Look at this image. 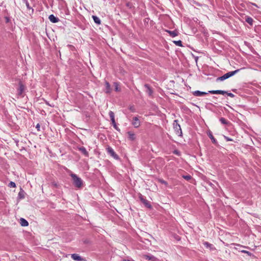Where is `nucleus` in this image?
<instances>
[{"mask_svg": "<svg viewBox=\"0 0 261 261\" xmlns=\"http://www.w3.org/2000/svg\"><path fill=\"white\" fill-rule=\"evenodd\" d=\"M111 120L115 119V115L112 111H110L109 113Z\"/></svg>", "mask_w": 261, "mask_h": 261, "instance_id": "393cba45", "label": "nucleus"}, {"mask_svg": "<svg viewBox=\"0 0 261 261\" xmlns=\"http://www.w3.org/2000/svg\"><path fill=\"white\" fill-rule=\"evenodd\" d=\"M252 5L254 6L255 7H257V8H258V6H257V5H256V4L252 3Z\"/></svg>", "mask_w": 261, "mask_h": 261, "instance_id": "ea45409f", "label": "nucleus"}, {"mask_svg": "<svg viewBox=\"0 0 261 261\" xmlns=\"http://www.w3.org/2000/svg\"><path fill=\"white\" fill-rule=\"evenodd\" d=\"M144 87L146 88V92L149 96H151L153 93V90L151 87L148 84H145Z\"/></svg>", "mask_w": 261, "mask_h": 261, "instance_id": "9b49d317", "label": "nucleus"}, {"mask_svg": "<svg viewBox=\"0 0 261 261\" xmlns=\"http://www.w3.org/2000/svg\"><path fill=\"white\" fill-rule=\"evenodd\" d=\"M207 135L209 137V138L211 139L212 143L213 144H214L215 145H218V142L216 140V139L214 137L212 132H209L208 133H207Z\"/></svg>", "mask_w": 261, "mask_h": 261, "instance_id": "f8f14e48", "label": "nucleus"}, {"mask_svg": "<svg viewBox=\"0 0 261 261\" xmlns=\"http://www.w3.org/2000/svg\"><path fill=\"white\" fill-rule=\"evenodd\" d=\"M92 17L95 23L97 24H100L101 23V21L97 16L93 15Z\"/></svg>", "mask_w": 261, "mask_h": 261, "instance_id": "a211bd4d", "label": "nucleus"}, {"mask_svg": "<svg viewBox=\"0 0 261 261\" xmlns=\"http://www.w3.org/2000/svg\"><path fill=\"white\" fill-rule=\"evenodd\" d=\"M173 43L177 46H182V42L180 40L174 41Z\"/></svg>", "mask_w": 261, "mask_h": 261, "instance_id": "b1692460", "label": "nucleus"}, {"mask_svg": "<svg viewBox=\"0 0 261 261\" xmlns=\"http://www.w3.org/2000/svg\"><path fill=\"white\" fill-rule=\"evenodd\" d=\"M139 198L140 201L142 202V203H143L145 207L149 209L152 208V205L150 203L149 201L146 199L145 197L144 196L140 194Z\"/></svg>", "mask_w": 261, "mask_h": 261, "instance_id": "39448f33", "label": "nucleus"}, {"mask_svg": "<svg viewBox=\"0 0 261 261\" xmlns=\"http://www.w3.org/2000/svg\"><path fill=\"white\" fill-rule=\"evenodd\" d=\"M197 60H198V57H196V58H195V61H196V62H197Z\"/></svg>", "mask_w": 261, "mask_h": 261, "instance_id": "37998d69", "label": "nucleus"}, {"mask_svg": "<svg viewBox=\"0 0 261 261\" xmlns=\"http://www.w3.org/2000/svg\"><path fill=\"white\" fill-rule=\"evenodd\" d=\"M145 258L148 260H153L155 259L154 256L153 255H145Z\"/></svg>", "mask_w": 261, "mask_h": 261, "instance_id": "412c9836", "label": "nucleus"}, {"mask_svg": "<svg viewBox=\"0 0 261 261\" xmlns=\"http://www.w3.org/2000/svg\"><path fill=\"white\" fill-rule=\"evenodd\" d=\"M128 134L129 136V138L131 139L132 140H134L135 137H134V134H132L131 132H128Z\"/></svg>", "mask_w": 261, "mask_h": 261, "instance_id": "c756f323", "label": "nucleus"}, {"mask_svg": "<svg viewBox=\"0 0 261 261\" xmlns=\"http://www.w3.org/2000/svg\"><path fill=\"white\" fill-rule=\"evenodd\" d=\"M105 86H106V93H110L111 92V86L109 83L107 81H105Z\"/></svg>", "mask_w": 261, "mask_h": 261, "instance_id": "2eb2a0df", "label": "nucleus"}, {"mask_svg": "<svg viewBox=\"0 0 261 261\" xmlns=\"http://www.w3.org/2000/svg\"><path fill=\"white\" fill-rule=\"evenodd\" d=\"M48 18L49 20L53 23H57L59 21V19L53 14L50 15Z\"/></svg>", "mask_w": 261, "mask_h": 261, "instance_id": "ddd939ff", "label": "nucleus"}, {"mask_svg": "<svg viewBox=\"0 0 261 261\" xmlns=\"http://www.w3.org/2000/svg\"><path fill=\"white\" fill-rule=\"evenodd\" d=\"M111 121H112V123L113 126L114 125H115V124H116L115 119L112 120Z\"/></svg>", "mask_w": 261, "mask_h": 261, "instance_id": "4c0bfd02", "label": "nucleus"}, {"mask_svg": "<svg viewBox=\"0 0 261 261\" xmlns=\"http://www.w3.org/2000/svg\"><path fill=\"white\" fill-rule=\"evenodd\" d=\"M15 142L16 143V145H18V141H15Z\"/></svg>", "mask_w": 261, "mask_h": 261, "instance_id": "a19ab883", "label": "nucleus"}, {"mask_svg": "<svg viewBox=\"0 0 261 261\" xmlns=\"http://www.w3.org/2000/svg\"><path fill=\"white\" fill-rule=\"evenodd\" d=\"M166 32L170 35L171 37H174L178 35V32L176 30L169 31L166 30Z\"/></svg>", "mask_w": 261, "mask_h": 261, "instance_id": "4468645a", "label": "nucleus"}, {"mask_svg": "<svg viewBox=\"0 0 261 261\" xmlns=\"http://www.w3.org/2000/svg\"><path fill=\"white\" fill-rule=\"evenodd\" d=\"M52 185H53L54 186L56 187H57V183H56V182H52Z\"/></svg>", "mask_w": 261, "mask_h": 261, "instance_id": "58836bf2", "label": "nucleus"}, {"mask_svg": "<svg viewBox=\"0 0 261 261\" xmlns=\"http://www.w3.org/2000/svg\"><path fill=\"white\" fill-rule=\"evenodd\" d=\"M210 93L209 92L206 93L205 92H202L198 90L193 92V94L195 96H202Z\"/></svg>", "mask_w": 261, "mask_h": 261, "instance_id": "1a4fd4ad", "label": "nucleus"}, {"mask_svg": "<svg viewBox=\"0 0 261 261\" xmlns=\"http://www.w3.org/2000/svg\"><path fill=\"white\" fill-rule=\"evenodd\" d=\"M132 124L136 128H137L140 126V121L139 120V119L138 118V117H135L133 118Z\"/></svg>", "mask_w": 261, "mask_h": 261, "instance_id": "9d476101", "label": "nucleus"}, {"mask_svg": "<svg viewBox=\"0 0 261 261\" xmlns=\"http://www.w3.org/2000/svg\"><path fill=\"white\" fill-rule=\"evenodd\" d=\"M70 176L72 179V184L74 187L81 188L83 186V181L74 173H71Z\"/></svg>", "mask_w": 261, "mask_h": 261, "instance_id": "f257e3e1", "label": "nucleus"}, {"mask_svg": "<svg viewBox=\"0 0 261 261\" xmlns=\"http://www.w3.org/2000/svg\"><path fill=\"white\" fill-rule=\"evenodd\" d=\"M25 3V5H26V6H27V8L28 9H32V13H33V11H34V10L30 7L28 1L25 2V3Z\"/></svg>", "mask_w": 261, "mask_h": 261, "instance_id": "c85d7f7f", "label": "nucleus"}, {"mask_svg": "<svg viewBox=\"0 0 261 261\" xmlns=\"http://www.w3.org/2000/svg\"><path fill=\"white\" fill-rule=\"evenodd\" d=\"M79 150L81 151L82 153H83L85 156H88L89 154L88 151L86 150V148L84 147H82L79 148Z\"/></svg>", "mask_w": 261, "mask_h": 261, "instance_id": "6ab92c4d", "label": "nucleus"}, {"mask_svg": "<svg viewBox=\"0 0 261 261\" xmlns=\"http://www.w3.org/2000/svg\"><path fill=\"white\" fill-rule=\"evenodd\" d=\"M18 85L19 87L17 89L18 95L19 96H22L25 89V86L21 82H19Z\"/></svg>", "mask_w": 261, "mask_h": 261, "instance_id": "0eeeda50", "label": "nucleus"}, {"mask_svg": "<svg viewBox=\"0 0 261 261\" xmlns=\"http://www.w3.org/2000/svg\"><path fill=\"white\" fill-rule=\"evenodd\" d=\"M8 186L10 188H15L16 187V184L14 182L10 181L8 185Z\"/></svg>", "mask_w": 261, "mask_h": 261, "instance_id": "cd10ccee", "label": "nucleus"}, {"mask_svg": "<svg viewBox=\"0 0 261 261\" xmlns=\"http://www.w3.org/2000/svg\"><path fill=\"white\" fill-rule=\"evenodd\" d=\"M159 181L161 183V184H164L165 185H167V182L165 181L164 180L162 179H159Z\"/></svg>", "mask_w": 261, "mask_h": 261, "instance_id": "473e14b6", "label": "nucleus"}, {"mask_svg": "<svg viewBox=\"0 0 261 261\" xmlns=\"http://www.w3.org/2000/svg\"><path fill=\"white\" fill-rule=\"evenodd\" d=\"M71 258L76 261H86V259L81 256H80L78 254L74 253L71 254Z\"/></svg>", "mask_w": 261, "mask_h": 261, "instance_id": "6e6552de", "label": "nucleus"}, {"mask_svg": "<svg viewBox=\"0 0 261 261\" xmlns=\"http://www.w3.org/2000/svg\"><path fill=\"white\" fill-rule=\"evenodd\" d=\"M209 93L213 94H222L224 95V94H227V95L230 97H234V95L231 93H228L227 92L225 91H223L221 90H211L208 91Z\"/></svg>", "mask_w": 261, "mask_h": 261, "instance_id": "7ed1b4c3", "label": "nucleus"}, {"mask_svg": "<svg viewBox=\"0 0 261 261\" xmlns=\"http://www.w3.org/2000/svg\"><path fill=\"white\" fill-rule=\"evenodd\" d=\"M5 19L6 23H9L10 21V19L7 16L5 17Z\"/></svg>", "mask_w": 261, "mask_h": 261, "instance_id": "f704fd0d", "label": "nucleus"}, {"mask_svg": "<svg viewBox=\"0 0 261 261\" xmlns=\"http://www.w3.org/2000/svg\"><path fill=\"white\" fill-rule=\"evenodd\" d=\"M113 127L115 128V129H116L118 131H120V129L118 127L116 124H115V125H113Z\"/></svg>", "mask_w": 261, "mask_h": 261, "instance_id": "c9c22d12", "label": "nucleus"}, {"mask_svg": "<svg viewBox=\"0 0 261 261\" xmlns=\"http://www.w3.org/2000/svg\"><path fill=\"white\" fill-rule=\"evenodd\" d=\"M224 139L226 140V141H232L233 140L227 136H224Z\"/></svg>", "mask_w": 261, "mask_h": 261, "instance_id": "2f4dec72", "label": "nucleus"}, {"mask_svg": "<svg viewBox=\"0 0 261 261\" xmlns=\"http://www.w3.org/2000/svg\"><path fill=\"white\" fill-rule=\"evenodd\" d=\"M28 1L27 0H22V2L24 3H25V2H27Z\"/></svg>", "mask_w": 261, "mask_h": 261, "instance_id": "79ce46f5", "label": "nucleus"}, {"mask_svg": "<svg viewBox=\"0 0 261 261\" xmlns=\"http://www.w3.org/2000/svg\"><path fill=\"white\" fill-rule=\"evenodd\" d=\"M126 6L127 8H129V9H132V8H134V6H133V4H132V3H130V2H127V3H126Z\"/></svg>", "mask_w": 261, "mask_h": 261, "instance_id": "bb28decb", "label": "nucleus"}, {"mask_svg": "<svg viewBox=\"0 0 261 261\" xmlns=\"http://www.w3.org/2000/svg\"><path fill=\"white\" fill-rule=\"evenodd\" d=\"M220 121L223 124H227L228 123V121L223 117L220 119Z\"/></svg>", "mask_w": 261, "mask_h": 261, "instance_id": "4be33fe9", "label": "nucleus"}, {"mask_svg": "<svg viewBox=\"0 0 261 261\" xmlns=\"http://www.w3.org/2000/svg\"><path fill=\"white\" fill-rule=\"evenodd\" d=\"M40 125L39 123H38L37 125H36V128L37 129V130L38 131L40 130Z\"/></svg>", "mask_w": 261, "mask_h": 261, "instance_id": "e433bc0d", "label": "nucleus"}, {"mask_svg": "<svg viewBox=\"0 0 261 261\" xmlns=\"http://www.w3.org/2000/svg\"><path fill=\"white\" fill-rule=\"evenodd\" d=\"M245 21L248 23H249L250 25H253V19L251 17H249V16H246V17H245Z\"/></svg>", "mask_w": 261, "mask_h": 261, "instance_id": "f3484780", "label": "nucleus"}, {"mask_svg": "<svg viewBox=\"0 0 261 261\" xmlns=\"http://www.w3.org/2000/svg\"><path fill=\"white\" fill-rule=\"evenodd\" d=\"M241 252L247 254L249 256H251L252 255V253L251 252L246 250H242Z\"/></svg>", "mask_w": 261, "mask_h": 261, "instance_id": "7c9ffc66", "label": "nucleus"}, {"mask_svg": "<svg viewBox=\"0 0 261 261\" xmlns=\"http://www.w3.org/2000/svg\"><path fill=\"white\" fill-rule=\"evenodd\" d=\"M114 86L115 87V90L116 91H120V88L119 87V85L118 83H117V82L114 83Z\"/></svg>", "mask_w": 261, "mask_h": 261, "instance_id": "aec40b11", "label": "nucleus"}, {"mask_svg": "<svg viewBox=\"0 0 261 261\" xmlns=\"http://www.w3.org/2000/svg\"><path fill=\"white\" fill-rule=\"evenodd\" d=\"M173 128L176 134L179 136H182V131L177 120H175L173 122Z\"/></svg>", "mask_w": 261, "mask_h": 261, "instance_id": "20e7f679", "label": "nucleus"}, {"mask_svg": "<svg viewBox=\"0 0 261 261\" xmlns=\"http://www.w3.org/2000/svg\"><path fill=\"white\" fill-rule=\"evenodd\" d=\"M241 69H238L234 71L228 72L225 74H224L223 75L218 77L216 79V82L218 81H223L225 80H226L228 79L229 77L234 75L235 74L237 73Z\"/></svg>", "mask_w": 261, "mask_h": 261, "instance_id": "f03ea898", "label": "nucleus"}, {"mask_svg": "<svg viewBox=\"0 0 261 261\" xmlns=\"http://www.w3.org/2000/svg\"><path fill=\"white\" fill-rule=\"evenodd\" d=\"M18 197L20 199H23L24 198V191L23 190L19 192Z\"/></svg>", "mask_w": 261, "mask_h": 261, "instance_id": "5701e85b", "label": "nucleus"}, {"mask_svg": "<svg viewBox=\"0 0 261 261\" xmlns=\"http://www.w3.org/2000/svg\"><path fill=\"white\" fill-rule=\"evenodd\" d=\"M204 246H205L206 247L208 248L209 247L211 249H212V246L213 245L211 244H210L208 242H205L204 243H203Z\"/></svg>", "mask_w": 261, "mask_h": 261, "instance_id": "a878e982", "label": "nucleus"}, {"mask_svg": "<svg viewBox=\"0 0 261 261\" xmlns=\"http://www.w3.org/2000/svg\"><path fill=\"white\" fill-rule=\"evenodd\" d=\"M108 153L111 155L112 157H113L115 159L118 160L119 159V156L115 152L113 148L110 146H109L107 148Z\"/></svg>", "mask_w": 261, "mask_h": 261, "instance_id": "423d86ee", "label": "nucleus"}, {"mask_svg": "<svg viewBox=\"0 0 261 261\" xmlns=\"http://www.w3.org/2000/svg\"><path fill=\"white\" fill-rule=\"evenodd\" d=\"M20 223L22 226H28L29 225L28 222L24 218H20Z\"/></svg>", "mask_w": 261, "mask_h": 261, "instance_id": "dca6fc26", "label": "nucleus"}, {"mask_svg": "<svg viewBox=\"0 0 261 261\" xmlns=\"http://www.w3.org/2000/svg\"><path fill=\"white\" fill-rule=\"evenodd\" d=\"M184 178L188 180L191 178V176L190 175H186L184 176Z\"/></svg>", "mask_w": 261, "mask_h": 261, "instance_id": "72a5a7b5", "label": "nucleus"}]
</instances>
